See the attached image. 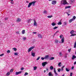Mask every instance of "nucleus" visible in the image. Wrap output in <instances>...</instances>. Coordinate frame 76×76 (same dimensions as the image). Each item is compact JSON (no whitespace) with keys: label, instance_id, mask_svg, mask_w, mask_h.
<instances>
[{"label":"nucleus","instance_id":"5","mask_svg":"<svg viewBox=\"0 0 76 76\" xmlns=\"http://www.w3.org/2000/svg\"><path fill=\"white\" fill-rule=\"evenodd\" d=\"M63 4L64 5H65V4H67V1H66V0L64 1Z\"/></svg>","mask_w":76,"mask_h":76},{"label":"nucleus","instance_id":"48","mask_svg":"<svg viewBox=\"0 0 76 76\" xmlns=\"http://www.w3.org/2000/svg\"><path fill=\"white\" fill-rule=\"evenodd\" d=\"M23 40H26V37H23Z\"/></svg>","mask_w":76,"mask_h":76},{"label":"nucleus","instance_id":"1","mask_svg":"<svg viewBox=\"0 0 76 76\" xmlns=\"http://www.w3.org/2000/svg\"><path fill=\"white\" fill-rule=\"evenodd\" d=\"M33 48H34V47H32L30 48L28 50V53H29L30 51H31V50H32Z\"/></svg>","mask_w":76,"mask_h":76},{"label":"nucleus","instance_id":"27","mask_svg":"<svg viewBox=\"0 0 76 76\" xmlns=\"http://www.w3.org/2000/svg\"><path fill=\"white\" fill-rule=\"evenodd\" d=\"M71 34H73V33H74V30H72L70 32Z\"/></svg>","mask_w":76,"mask_h":76},{"label":"nucleus","instance_id":"38","mask_svg":"<svg viewBox=\"0 0 76 76\" xmlns=\"http://www.w3.org/2000/svg\"><path fill=\"white\" fill-rule=\"evenodd\" d=\"M59 54L60 56H63V54H62L61 52H59Z\"/></svg>","mask_w":76,"mask_h":76},{"label":"nucleus","instance_id":"58","mask_svg":"<svg viewBox=\"0 0 76 76\" xmlns=\"http://www.w3.org/2000/svg\"><path fill=\"white\" fill-rule=\"evenodd\" d=\"M73 69H74V66H73L72 68V70Z\"/></svg>","mask_w":76,"mask_h":76},{"label":"nucleus","instance_id":"60","mask_svg":"<svg viewBox=\"0 0 76 76\" xmlns=\"http://www.w3.org/2000/svg\"><path fill=\"white\" fill-rule=\"evenodd\" d=\"M58 32H59L58 31H56L55 34H57V33H58Z\"/></svg>","mask_w":76,"mask_h":76},{"label":"nucleus","instance_id":"39","mask_svg":"<svg viewBox=\"0 0 76 76\" xmlns=\"http://www.w3.org/2000/svg\"><path fill=\"white\" fill-rule=\"evenodd\" d=\"M67 22H64V25H67Z\"/></svg>","mask_w":76,"mask_h":76},{"label":"nucleus","instance_id":"30","mask_svg":"<svg viewBox=\"0 0 76 76\" xmlns=\"http://www.w3.org/2000/svg\"><path fill=\"white\" fill-rule=\"evenodd\" d=\"M75 58V56L73 55L72 58V60H74Z\"/></svg>","mask_w":76,"mask_h":76},{"label":"nucleus","instance_id":"19","mask_svg":"<svg viewBox=\"0 0 76 76\" xmlns=\"http://www.w3.org/2000/svg\"><path fill=\"white\" fill-rule=\"evenodd\" d=\"M66 72H69L70 71V69L66 68Z\"/></svg>","mask_w":76,"mask_h":76},{"label":"nucleus","instance_id":"18","mask_svg":"<svg viewBox=\"0 0 76 76\" xmlns=\"http://www.w3.org/2000/svg\"><path fill=\"white\" fill-rule=\"evenodd\" d=\"M32 6H35V2L32 1Z\"/></svg>","mask_w":76,"mask_h":76},{"label":"nucleus","instance_id":"56","mask_svg":"<svg viewBox=\"0 0 76 76\" xmlns=\"http://www.w3.org/2000/svg\"><path fill=\"white\" fill-rule=\"evenodd\" d=\"M10 3H11V4H13V2H12V1H11L10 2Z\"/></svg>","mask_w":76,"mask_h":76},{"label":"nucleus","instance_id":"46","mask_svg":"<svg viewBox=\"0 0 76 76\" xmlns=\"http://www.w3.org/2000/svg\"><path fill=\"white\" fill-rule=\"evenodd\" d=\"M43 13L45 14L47 13V11L46 10L44 11Z\"/></svg>","mask_w":76,"mask_h":76},{"label":"nucleus","instance_id":"21","mask_svg":"<svg viewBox=\"0 0 76 76\" xmlns=\"http://www.w3.org/2000/svg\"><path fill=\"white\" fill-rule=\"evenodd\" d=\"M54 67L52 66H51L50 67V70H53Z\"/></svg>","mask_w":76,"mask_h":76},{"label":"nucleus","instance_id":"40","mask_svg":"<svg viewBox=\"0 0 76 76\" xmlns=\"http://www.w3.org/2000/svg\"><path fill=\"white\" fill-rule=\"evenodd\" d=\"M28 75V72H26L24 74V76H26V75Z\"/></svg>","mask_w":76,"mask_h":76},{"label":"nucleus","instance_id":"33","mask_svg":"<svg viewBox=\"0 0 76 76\" xmlns=\"http://www.w3.org/2000/svg\"><path fill=\"white\" fill-rule=\"evenodd\" d=\"M10 72H8L7 73V76H9L10 75Z\"/></svg>","mask_w":76,"mask_h":76},{"label":"nucleus","instance_id":"16","mask_svg":"<svg viewBox=\"0 0 76 76\" xmlns=\"http://www.w3.org/2000/svg\"><path fill=\"white\" fill-rule=\"evenodd\" d=\"M62 24V23L61 21H59L58 23V25H61Z\"/></svg>","mask_w":76,"mask_h":76},{"label":"nucleus","instance_id":"26","mask_svg":"<svg viewBox=\"0 0 76 76\" xmlns=\"http://www.w3.org/2000/svg\"><path fill=\"white\" fill-rule=\"evenodd\" d=\"M76 19V16H74L72 18V19L73 20H75Z\"/></svg>","mask_w":76,"mask_h":76},{"label":"nucleus","instance_id":"13","mask_svg":"<svg viewBox=\"0 0 76 76\" xmlns=\"http://www.w3.org/2000/svg\"><path fill=\"white\" fill-rule=\"evenodd\" d=\"M71 7V6H66L65 7V9H68V8H70Z\"/></svg>","mask_w":76,"mask_h":76},{"label":"nucleus","instance_id":"22","mask_svg":"<svg viewBox=\"0 0 76 76\" xmlns=\"http://www.w3.org/2000/svg\"><path fill=\"white\" fill-rule=\"evenodd\" d=\"M25 33V30H23L22 31V34H24Z\"/></svg>","mask_w":76,"mask_h":76},{"label":"nucleus","instance_id":"7","mask_svg":"<svg viewBox=\"0 0 76 76\" xmlns=\"http://www.w3.org/2000/svg\"><path fill=\"white\" fill-rule=\"evenodd\" d=\"M54 73L56 76H57V75H58V73H57L56 71V68H54Z\"/></svg>","mask_w":76,"mask_h":76},{"label":"nucleus","instance_id":"47","mask_svg":"<svg viewBox=\"0 0 76 76\" xmlns=\"http://www.w3.org/2000/svg\"><path fill=\"white\" fill-rule=\"evenodd\" d=\"M41 59L42 60H44V59H45V58H43V57H41Z\"/></svg>","mask_w":76,"mask_h":76},{"label":"nucleus","instance_id":"50","mask_svg":"<svg viewBox=\"0 0 76 76\" xmlns=\"http://www.w3.org/2000/svg\"><path fill=\"white\" fill-rule=\"evenodd\" d=\"M16 33L17 34H19V31L16 32Z\"/></svg>","mask_w":76,"mask_h":76},{"label":"nucleus","instance_id":"64","mask_svg":"<svg viewBox=\"0 0 76 76\" xmlns=\"http://www.w3.org/2000/svg\"><path fill=\"white\" fill-rule=\"evenodd\" d=\"M67 15H68V16H69V15H70V14L67 13Z\"/></svg>","mask_w":76,"mask_h":76},{"label":"nucleus","instance_id":"36","mask_svg":"<svg viewBox=\"0 0 76 76\" xmlns=\"http://www.w3.org/2000/svg\"><path fill=\"white\" fill-rule=\"evenodd\" d=\"M58 40H55V43H58Z\"/></svg>","mask_w":76,"mask_h":76},{"label":"nucleus","instance_id":"52","mask_svg":"<svg viewBox=\"0 0 76 76\" xmlns=\"http://www.w3.org/2000/svg\"><path fill=\"white\" fill-rule=\"evenodd\" d=\"M4 55V53H2L0 55V56H3Z\"/></svg>","mask_w":76,"mask_h":76},{"label":"nucleus","instance_id":"63","mask_svg":"<svg viewBox=\"0 0 76 76\" xmlns=\"http://www.w3.org/2000/svg\"><path fill=\"white\" fill-rule=\"evenodd\" d=\"M46 72V71L45 70L44 71V72L45 73V72Z\"/></svg>","mask_w":76,"mask_h":76},{"label":"nucleus","instance_id":"15","mask_svg":"<svg viewBox=\"0 0 76 76\" xmlns=\"http://www.w3.org/2000/svg\"><path fill=\"white\" fill-rule=\"evenodd\" d=\"M51 25H52V26H55L56 25V23H51Z\"/></svg>","mask_w":76,"mask_h":76},{"label":"nucleus","instance_id":"6","mask_svg":"<svg viewBox=\"0 0 76 76\" xmlns=\"http://www.w3.org/2000/svg\"><path fill=\"white\" fill-rule=\"evenodd\" d=\"M54 73L56 76H57V75H58V73H57L56 71V68H54Z\"/></svg>","mask_w":76,"mask_h":76},{"label":"nucleus","instance_id":"32","mask_svg":"<svg viewBox=\"0 0 76 76\" xmlns=\"http://www.w3.org/2000/svg\"><path fill=\"white\" fill-rule=\"evenodd\" d=\"M61 63L59 62V63L58 64V66H59V67H61Z\"/></svg>","mask_w":76,"mask_h":76},{"label":"nucleus","instance_id":"55","mask_svg":"<svg viewBox=\"0 0 76 76\" xmlns=\"http://www.w3.org/2000/svg\"><path fill=\"white\" fill-rule=\"evenodd\" d=\"M68 51L69 52H70V51H71V49H68Z\"/></svg>","mask_w":76,"mask_h":76},{"label":"nucleus","instance_id":"23","mask_svg":"<svg viewBox=\"0 0 76 76\" xmlns=\"http://www.w3.org/2000/svg\"><path fill=\"white\" fill-rule=\"evenodd\" d=\"M73 20L72 19H70L69 20V23H71V22H72L73 21Z\"/></svg>","mask_w":76,"mask_h":76},{"label":"nucleus","instance_id":"9","mask_svg":"<svg viewBox=\"0 0 76 76\" xmlns=\"http://www.w3.org/2000/svg\"><path fill=\"white\" fill-rule=\"evenodd\" d=\"M21 19H20L19 18H18L16 22H20V21H21Z\"/></svg>","mask_w":76,"mask_h":76},{"label":"nucleus","instance_id":"28","mask_svg":"<svg viewBox=\"0 0 76 76\" xmlns=\"http://www.w3.org/2000/svg\"><path fill=\"white\" fill-rule=\"evenodd\" d=\"M47 18H52L53 17V15H49L47 16Z\"/></svg>","mask_w":76,"mask_h":76},{"label":"nucleus","instance_id":"37","mask_svg":"<svg viewBox=\"0 0 76 76\" xmlns=\"http://www.w3.org/2000/svg\"><path fill=\"white\" fill-rule=\"evenodd\" d=\"M14 55L15 56H18V52L15 53Z\"/></svg>","mask_w":76,"mask_h":76},{"label":"nucleus","instance_id":"42","mask_svg":"<svg viewBox=\"0 0 76 76\" xmlns=\"http://www.w3.org/2000/svg\"><path fill=\"white\" fill-rule=\"evenodd\" d=\"M7 53H10V50H8L7 51Z\"/></svg>","mask_w":76,"mask_h":76},{"label":"nucleus","instance_id":"2","mask_svg":"<svg viewBox=\"0 0 76 76\" xmlns=\"http://www.w3.org/2000/svg\"><path fill=\"white\" fill-rule=\"evenodd\" d=\"M48 64V63L46 61L45 62H43L42 63V66H45L46 64Z\"/></svg>","mask_w":76,"mask_h":76},{"label":"nucleus","instance_id":"41","mask_svg":"<svg viewBox=\"0 0 76 76\" xmlns=\"http://www.w3.org/2000/svg\"><path fill=\"white\" fill-rule=\"evenodd\" d=\"M40 56H39L37 59V60H39V58H40Z\"/></svg>","mask_w":76,"mask_h":76},{"label":"nucleus","instance_id":"45","mask_svg":"<svg viewBox=\"0 0 76 76\" xmlns=\"http://www.w3.org/2000/svg\"><path fill=\"white\" fill-rule=\"evenodd\" d=\"M13 69H12L10 70V72H13Z\"/></svg>","mask_w":76,"mask_h":76},{"label":"nucleus","instance_id":"54","mask_svg":"<svg viewBox=\"0 0 76 76\" xmlns=\"http://www.w3.org/2000/svg\"><path fill=\"white\" fill-rule=\"evenodd\" d=\"M33 34H37V32H32Z\"/></svg>","mask_w":76,"mask_h":76},{"label":"nucleus","instance_id":"43","mask_svg":"<svg viewBox=\"0 0 76 76\" xmlns=\"http://www.w3.org/2000/svg\"><path fill=\"white\" fill-rule=\"evenodd\" d=\"M71 2H75V0H70Z\"/></svg>","mask_w":76,"mask_h":76},{"label":"nucleus","instance_id":"14","mask_svg":"<svg viewBox=\"0 0 76 76\" xmlns=\"http://www.w3.org/2000/svg\"><path fill=\"white\" fill-rule=\"evenodd\" d=\"M33 68H34V70H37V66H34L33 67Z\"/></svg>","mask_w":76,"mask_h":76},{"label":"nucleus","instance_id":"12","mask_svg":"<svg viewBox=\"0 0 76 76\" xmlns=\"http://www.w3.org/2000/svg\"><path fill=\"white\" fill-rule=\"evenodd\" d=\"M31 53V56H33V57H35V53L33 52H32Z\"/></svg>","mask_w":76,"mask_h":76},{"label":"nucleus","instance_id":"44","mask_svg":"<svg viewBox=\"0 0 76 76\" xmlns=\"http://www.w3.org/2000/svg\"><path fill=\"white\" fill-rule=\"evenodd\" d=\"M58 72H60V71H61V69H58Z\"/></svg>","mask_w":76,"mask_h":76},{"label":"nucleus","instance_id":"29","mask_svg":"<svg viewBox=\"0 0 76 76\" xmlns=\"http://www.w3.org/2000/svg\"><path fill=\"white\" fill-rule=\"evenodd\" d=\"M64 67H65V66H63L62 67H61V71H63V69L64 68Z\"/></svg>","mask_w":76,"mask_h":76},{"label":"nucleus","instance_id":"51","mask_svg":"<svg viewBox=\"0 0 76 76\" xmlns=\"http://www.w3.org/2000/svg\"><path fill=\"white\" fill-rule=\"evenodd\" d=\"M72 74H73V73L72 72H71L70 73V76H72Z\"/></svg>","mask_w":76,"mask_h":76},{"label":"nucleus","instance_id":"57","mask_svg":"<svg viewBox=\"0 0 76 76\" xmlns=\"http://www.w3.org/2000/svg\"><path fill=\"white\" fill-rule=\"evenodd\" d=\"M62 35H63L62 34H61L60 36V38H61V37H62Z\"/></svg>","mask_w":76,"mask_h":76},{"label":"nucleus","instance_id":"31","mask_svg":"<svg viewBox=\"0 0 76 76\" xmlns=\"http://www.w3.org/2000/svg\"><path fill=\"white\" fill-rule=\"evenodd\" d=\"M74 48H76V42H75Z\"/></svg>","mask_w":76,"mask_h":76},{"label":"nucleus","instance_id":"4","mask_svg":"<svg viewBox=\"0 0 76 76\" xmlns=\"http://www.w3.org/2000/svg\"><path fill=\"white\" fill-rule=\"evenodd\" d=\"M34 26H37V22H36V21H35V20H34Z\"/></svg>","mask_w":76,"mask_h":76},{"label":"nucleus","instance_id":"61","mask_svg":"<svg viewBox=\"0 0 76 76\" xmlns=\"http://www.w3.org/2000/svg\"><path fill=\"white\" fill-rule=\"evenodd\" d=\"M67 56H65L64 57V58H67Z\"/></svg>","mask_w":76,"mask_h":76},{"label":"nucleus","instance_id":"3","mask_svg":"<svg viewBox=\"0 0 76 76\" xmlns=\"http://www.w3.org/2000/svg\"><path fill=\"white\" fill-rule=\"evenodd\" d=\"M52 4H56L57 3V1H56L53 0L52 1Z\"/></svg>","mask_w":76,"mask_h":76},{"label":"nucleus","instance_id":"8","mask_svg":"<svg viewBox=\"0 0 76 76\" xmlns=\"http://www.w3.org/2000/svg\"><path fill=\"white\" fill-rule=\"evenodd\" d=\"M22 71H20L18 72H15V75H19V74H21V73H22Z\"/></svg>","mask_w":76,"mask_h":76},{"label":"nucleus","instance_id":"49","mask_svg":"<svg viewBox=\"0 0 76 76\" xmlns=\"http://www.w3.org/2000/svg\"><path fill=\"white\" fill-rule=\"evenodd\" d=\"M46 71H48V67H47L46 68Z\"/></svg>","mask_w":76,"mask_h":76},{"label":"nucleus","instance_id":"62","mask_svg":"<svg viewBox=\"0 0 76 76\" xmlns=\"http://www.w3.org/2000/svg\"><path fill=\"white\" fill-rule=\"evenodd\" d=\"M74 64H76V61H75Z\"/></svg>","mask_w":76,"mask_h":76},{"label":"nucleus","instance_id":"53","mask_svg":"<svg viewBox=\"0 0 76 76\" xmlns=\"http://www.w3.org/2000/svg\"><path fill=\"white\" fill-rule=\"evenodd\" d=\"M5 20H8V18H5Z\"/></svg>","mask_w":76,"mask_h":76},{"label":"nucleus","instance_id":"24","mask_svg":"<svg viewBox=\"0 0 76 76\" xmlns=\"http://www.w3.org/2000/svg\"><path fill=\"white\" fill-rule=\"evenodd\" d=\"M12 49L14 51H17V49L16 48H12Z\"/></svg>","mask_w":76,"mask_h":76},{"label":"nucleus","instance_id":"59","mask_svg":"<svg viewBox=\"0 0 76 76\" xmlns=\"http://www.w3.org/2000/svg\"><path fill=\"white\" fill-rule=\"evenodd\" d=\"M24 68H22L21 69V70H23Z\"/></svg>","mask_w":76,"mask_h":76},{"label":"nucleus","instance_id":"10","mask_svg":"<svg viewBox=\"0 0 76 76\" xmlns=\"http://www.w3.org/2000/svg\"><path fill=\"white\" fill-rule=\"evenodd\" d=\"M32 2L29 3L28 5V7H30L31 6H32Z\"/></svg>","mask_w":76,"mask_h":76},{"label":"nucleus","instance_id":"17","mask_svg":"<svg viewBox=\"0 0 76 76\" xmlns=\"http://www.w3.org/2000/svg\"><path fill=\"white\" fill-rule=\"evenodd\" d=\"M37 36L39 38H42V36H41L40 34H38Z\"/></svg>","mask_w":76,"mask_h":76},{"label":"nucleus","instance_id":"34","mask_svg":"<svg viewBox=\"0 0 76 76\" xmlns=\"http://www.w3.org/2000/svg\"><path fill=\"white\" fill-rule=\"evenodd\" d=\"M54 57H51L50 58V60H54Z\"/></svg>","mask_w":76,"mask_h":76},{"label":"nucleus","instance_id":"20","mask_svg":"<svg viewBox=\"0 0 76 76\" xmlns=\"http://www.w3.org/2000/svg\"><path fill=\"white\" fill-rule=\"evenodd\" d=\"M48 75L49 76H53V75L52 74H51V72H50L49 73Z\"/></svg>","mask_w":76,"mask_h":76},{"label":"nucleus","instance_id":"25","mask_svg":"<svg viewBox=\"0 0 76 76\" xmlns=\"http://www.w3.org/2000/svg\"><path fill=\"white\" fill-rule=\"evenodd\" d=\"M61 42H62V43H63V42H64V38H63L61 40Z\"/></svg>","mask_w":76,"mask_h":76},{"label":"nucleus","instance_id":"35","mask_svg":"<svg viewBox=\"0 0 76 76\" xmlns=\"http://www.w3.org/2000/svg\"><path fill=\"white\" fill-rule=\"evenodd\" d=\"M57 28H58V27L55 26L54 28H53V29H57Z\"/></svg>","mask_w":76,"mask_h":76},{"label":"nucleus","instance_id":"11","mask_svg":"<svg viewBox=\"0 0 76 76\" xmlns=\"http://www.w3.org/2000/svg\"><path fill=\"white\" fill-rule=\"evenodd\" d=\"M49 57L48 55L46 56L45 57V59H48Z\"/></svg>","mask_w":76,"mask_h":76}]
</instances>
